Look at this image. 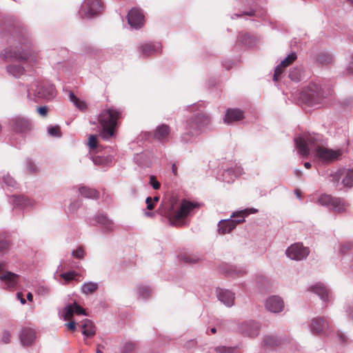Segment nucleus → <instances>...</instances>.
Masks as SVG:
<instances>
[{"mask_svg": "<svg viewBox=\"0 0 353 353\" xmlns=\"http://www.w3.org/2000/svg\"><path fill=\"white\" fill-rule=\"evenodd\" d=\"M295 148L302 157H307L311 150L316 158L323 162H332L339 159L341 150H334L324 147L323 136L317 133H304L294 139Z\"/></svg>", "mask_w": 353, "mask_h": 353, "instance_id": "obj_1", "label": "nucleus"}, {"mask_svg": "<svg viewBox=\"0 0 353 353\" xmlns=\"http://www.w3.org/2000/svg\"><path fill=\"white\" fill-rule=\"evenodd\" d=\"M121 117V112L114 108L103 110L98 117V122L102 127L100 136L104 140L114 137L117 120Z\"/></svg>", "mask_w": 353, "mask_h": 353, "instance_id": "obj_2", "label": "nucleus"}, {"mask_svg": "<svg viewBox=\"0 0 353 353\" xmlns=\"http://www.w3.org/2000/svg\"><path fill=\"white\" fill-rule=\"evenodd\" d=\"M326 92L319 82H310L300 94V99L309 107H317L323 103Z\"/></svg>", "mask_w": 353, "mask_h": 353, "instance_id": "obj_3", "label": "nucleus"}, {"mask_svg": "<svg viewBox=\"0 0 353 353\" xmlns=\"http://www.w3.org/2000/svg\"><path fill=\"white\" fill-rule=\"evenodd\" d=\"M27 92V97L30 100H35L37 98L49 101L57 94L55 87L52 84L39 81H34Z\"/></svg>", "mask_w": 353, "mask_h": 353, "instance_id": "obj_4", "label": "nucleus"}, {"mask_svg": "<svg viewBox=\"0 0 353 353\" xmlns=\"http://www.w3.org/2000/svg\"><path fill=\"white\" fill-rule=\"evenodd\" d=\"M8 57H13L19 61H23L24 62L21 64H11L7 66V72L12 75L13 77L18 78L20 77L25 72V62L29 63H35L37 61V55L34 54H30L25 51L13 52V54L10 52Z\"/></svg>", "mask_w": 353, "mask_h": 353, "instance_id": "obj_5", "label": "nucleus"}, {"mask_svg": "<svg viewBox=\"0 0 353 353\" xmlns=\"http://www.w3.org/2000/svg\"><path fill=\"white\" fill-rule=\"evenodd\" d=\"M212 123V118L207 112H199L192 115L185 122L187 128L193 134H201L206 132Z\"/></svg>", "mask_w": 353, "mask_h": 353, "instance_id": "obj_6", "label": "nucleus"}, {"mask_svg": "<svg viewBox=\"0 0 353 353\" xmlns=\"http://www.w3.org/2000/svg\"><path fill=\"white\" fill-rule=\"evenodd\" d=\"M316 203L333 210L336 213H343L346 212L349 205L344 199L334 197L327 194H321L318 198Z\"/></svg>", "mask_w": 353, "mask_h": 353, "instance_id": "obj_7", "label": "nucleus"}, {"mask_svg": "<svg viewBox=\"0 0 353 353\" xmlns=\"http://www.w3.org/2000/svg\"><path fill=\"white\" fill-rule=\"evenodd\" d=\"M199 204L187 200H183L179 210L170 214L168 221L171 225L177 226L183 223V219L188 216L190 212Z\"/></svg>", "mask_w": 353, "mask_h": 353, "instance_id": "obj_8", "label": "nucleus"}, {"mask_svg": "<svg viewBox=\"0 0 353 353\" xmlns=\"http://www.w3.org/2000/svg\"><path fill=\"white\" fill-rule=\"evenodd\" d=\"M247 210L234 212L231 215V219L221 220L218 224V230L220 234H225L234 229L237 224L245 221V215Z\"/></svg>", "mask_w": 353, "mask_h": 353, "instance_id": "obj_9", "label": "nucleus"}, {"mask_svg": "<svg viewBox=\"0 0 353 353\" xmlns=\"http://www.w3.org/2000/svg\"><path fill=\"white\" fill-rule=\"evenodd\" d=\"M261 323L254 320H247L236 324V332L244 337L256 338L261 332Z\"/></svg>", "mask_w": 353, "mask_h": 353, "instance_id": "obj_10", "label": "nucleus"}, {"mask_svg": "<svg viewBox=\"0 0 353 353\" xmlns=\"http://www.w3.org/2000/svg\"><path fill=\"white\" fill-rule=\"evenodd\" d=\"M103 10L101 0H83L79 10L81 17L90 19L97 16Z\"/></svg>", "mask_w": 353, "mask_h": 353, "instance_id": "obj_11", "label": "nucleus"}, {"mask_svg": "<svg viewBox=\"0 0 353 353\" xmlns=\"http://www.w3.org/2000/svg\"><path fill=\"white\" fill-rule=\"evenodd\" d=\"M20 276L7 270L5 262L0 263V285L7 289L14 288L19 281Z\"/></svg>", "mask_w": 353, "mask_h": 353, "instance_id": "obj_12", "label": "nucleus"}, {"mask_svg": "<svg viewBox=\"0 0 353 353\" xmlns=\"http://www.w3.org/2000/svg\"><path fill=\"white\" fill-rule=\"evenodd\" d=\"M310 331L318 335L330 336L332 332V325L324 317H316L311 320Z\"/></svg>", "mask_w": 353, "mask_h": 353, "instance_id": "obj_13", "label": "nucleus"}, {"mask_svg": "<svg viewBox=\"0 0 353 353\" xmlns=\"http://www.w3.org/2000/svg\"><path fill=\"white\" fill-rule=\"evenodd\" d=\"M310 254L309 248L303 246L301 243H295L285 250L286 256L292 260L301 261L307 258Z\"/></svg>", "mask_w": 353, "mask_h": 353, "instance_id": "obj_14", "label": "nucleus"}, {"mask_svg": "<svg viewBox=\"0 0 353 353\" xmlns=\"http://www.w3.org/2000/svg\"><path fill=\"white\" fill-rule=\"evenodd\" d=\"M10 125L13 131L19 134H26L32 130L30 120L21 115L12 117L10 121Z\"/></svg>", "mask_w": 353, "mask_h": 353, "instance_id": "obj_15", "label": "nucleus"}, {"mask_svg": "<svg viewBox=\"0 0 353 353\" xmlns=\"http://www.w3.org/2000/svg\"><path fill=\"white\" fill-rule=\"evenodd\" d=\"M128 23L132 28L139 29L144 24L143 12L137 8H132L127 15Z\"/></svg>", "mask_w": 353, "mask_h": 353, "instance_id": "obj_16", "label": "nucleus"}, {"mask_svg": "<svg viewBox=\"0 0 353 353\" xmlns=\"http://www.w3.org/2000/svg\"><path fill=\"white\" fill-rule=\"evenodd\" d=\"M9 202L12 205L14 208L20 210L32 208L36 203L34 200L24 195H12L10 197Z\"/></svg>", "mask_w": 353, "mask_h": 353, "instance_id": "obj_17", "label": "nucleus"}, {"mask_svg": "<svg viewBox=\"0 0 353 353\" xmlns=\"http://www.w3.org/2000/svg\"><path fill=\"white\" fill-rule=\"evenodd\" d=\"M216 295L219 301L228 307L234 304L235 294L230 290L221 288H216Z\"/></svg>", "mask_w": 353, "mask_h": 353, "instance_id": "obj_18", "label": "nucleus"}, {"mask_svg": "<svg viewBox=\"0 0 353 353\" xmlns=\"http://www.w3.org/2000/svg\"><path fill=\"white\" fill-rule=\"evenodd\" d=\"M265 307L268 311L272 313H279L284 309V302L281 297L272 295L266 299Z\"/></svg>", "mask_w": 353, "mask_h": 353, "instance_id": "obj_19", "label": "nucleus"}, {"mask_svg": "<svg viewBox=\"0 0 353 353\" xmlns=\"http://www.w3.org/2000/svg\"><path fill=\"white\" fill-rule=\"evenodd\" d=\"M94 221L101 226L104 232H111L114 230L115 225L112 220L105 214L99 213L94 216Z\"/></svg>", "mask_w": 353, "mask_h": 353, "instance_id": "obj_20", "label": "nucleus"}, {"mask_svg": "<svg viewBox=\"0 0 353 353\" xmlns=\"http://www.w3.org/2000/svg\"><path fill=\"white\" fill-rule=\"evenodd\" d=\"M244 119V112L239 108H229L226 110L223 121L224 123L232 124Z\"/></svg>", "mask_w": 353, "mask_h": 353, "instance_id": "obj_21", "label": "nucleus"}, {"mask_svg": "<svg viewBox=\"0 0 353 353\" xmlns=\"http://www.w3.org/2000/svg\"><path fill=\"white\" fill-rule=\"evenodd\" d=\"M309 291L316 294L323 302L329 301L330 292L329 289L322 283H316L309 288Z\"/></svg>", "mask_w": 353, "mask_h": 353, "instance_id": "obj_22", "label": "nucleus"}, {"mask_svg": "<svg viewBox=\"0 0 353 353\" xmlns=\"http://www.w3.org/2000/svg\"><path fill=\"white\" fill-rule=\"evenodd\" d=\"M243 172V168L241 166L235 165L234 168H230L225 170L222 174V179L226 183H232L239 176L241 175Z\"/></svg>", "mask_w": 353, "mask_h": 353, "instance_id": "obj_23", "label": "nucleus"}, {"mask_svg": "<svg viewBox=\"0 0 353 353\" xmlns=\"http://www.w3.org/2000/svg\"><path fill=\"white\" fill-rule=\"evenodd\" d=\"M170 132V127L168 125H160L157 127L154 132V138L159 141L165 143L168 141Z\"/></svg>", "mask_w": 353, "mask_h": 353, "instance_id": "obj_24", "label": "nucleus"}, {"mask_svg": "<svg viewBox=\"0 0 353 353\" xmlns=\"http://www.w3.org/2000/svg\"><path fill=\"white\" fill-rule=\"evenodd\" d=\"M36 338V333L34 330L25 327L21 330L20 340L23 345H30Z\"/></svg>", "mask_w": 353, "mask_h": 353, "instance_id": "obj_25", "label": "nucleus"}, {"mask_svg": "<svg viewBox=\"0 0 353 353\" xmlns=\"http://www.w3.org/2000/svg\"><path fill=\"white\" fill-rule=\"evenodd\" d=\"M161 48L160 43H145L139 47V52L144 57L152 55L154 53L159 52Z\"/></svg>", "mask_w": 353, "mask_h": 353, "instance_id": "obj_26", "label": "nucleus"}, {"mask_svg": "<svg viewBox=\"0 0 353 353\" xmlns=\"http://www.w3.org/2000/svg\"><path fill=\"white\" fill-rule=\"evenodd\" d=\"M283 339L278 336L271 334L265 335L262 340V346L267 347H274L280 345Z\"/></svg>", "mask_w": 353, "mask_h": 353, "instance_id": "obj_27", "label": "nucleus"}, {"mask_svg": "<svg viewBox=\"0 0 353 353\" xmlns=\"http://www.w3.org/2000/svg\"><path fill=\"white\" fill-rule=\"evenodd\" d=\"M225 273L228 276L238 278L246 274V270L241 267L228 265L225 268Z\"/></svg>", "mask_w": 353, "mask_h": 353, "instance_id": "obj_28", "label": "nucleus"}, {"mask_svg": "<svg viewBox=\"0 0 353 353\" xmlns=\"http://www.w3.org/2000/svg\"><path fill=\"white\" fill-rule=\"evenodd\" d=\"M82 334L86 337H92L96 332L95 327L92 322L88 319H85L82 322Z\"/></svg>", "mask_w": 353, "mask_h": 353, "instance_id": "obj_29", "label": "nucleus"}, {"mask_svg": "<svg viewBox=\"0 0 353 353\" xmlns=\"http://www.w3.org/2000/svg\"><path fill=\"white\" fill-rule=\"evenodd\" d=\"M1 183H3L8 190H12L18 188V183L15 179L10 176L8 173L3 174L0 179Z\"/></svg>", "mask_w": 353, "mask_h": 353, "instance_id": "obj_30", "label": "nucleus"}, {"mask_svg": "<svg viewBox=\"0 0 353 353\" xmlns=\"http://www.w3.org/2000/svg\"><path fill=\"white\" fill-rule=\"evenodd\" d=\"M265 13L266 12L264 10L261 12H256V10H254L253 8H250L248 11H241L239 13H236L234 15H232L231 19H234L235 18H239L243 16L263 17L265 15Z\"/></svg>", "mask_w": 353, "mask_h": 353, "instance_id": "obj_31", "label": "nucleus"}, {"mask_svg": "<svg viewBox=\"0 0 353 353\" xmlns=\"http://www.w3.org/2000/svg\"><path fill=\"white\" fill-rule=\"evenodd\" d=\"M99 288V284L97 282L89 281L84 283L81 287L82 294L88 295L94 293Z\"/></svg>", "mask_w": 353, "mask_h": 353, "instance_id": "obj_32", "label": "nucleus"}, {"mask_svg": "<svg viewBox=\"0 0 353 353\" xmlns=\"http://www.w3.org/2000/svg\"><path fill=\"white\" fill-rule=\"evenodd\" d=\"M79 192L82 196L88 199H97L99 197L98 191L85 186L79 188Z\"/></svg>", "mask_w": 353, "mask_h": 353, "instance_id": "obj_33", "label": "nucleus"}, {"mask_svg": "<svg viewBox=\"0 0 353 353\" xmlns=\"http://www.w3.org/2000/svg\"><path fill=\"white\" fill-rule=\"evenodd\" d=\"M303 68L301 66L293 68L289 72L290 79L294 81L299 82L303 79Z\"/></svg>", "mask_w": 353, "mask_h": 353, "instance_id": "obj_34", "label": "nucleus"}, {"mask_svg": "<svg viewBox=\"0 0 353 353\" xmlns=\"http://www.w3.org/2000/svg\"><path fill=\"white\" fill-rule=\"evenodd\" d=\"M333 57L328 52H320L316 55V61L321 65H327L332 62Z\"/></svg>", "mask_w": 353, "mask_h": 353, "instance_id": "obj_35", "label": "nucleus"}, {"mask_svg": "<svg viewBox=\"0 0 353 353\" xmlns=\"http://www.w3.org/2000/svg\"><path fill=\"white\" fill-rule=\"evenodd\" d=\"M180 260L186 263L195 264L200 261L201 257L192 254H183L180 256Z\"/></svg>", "mask_w": 353, "mask_h": 353, "instance_id": "obj_36", "label": "nucleus"}, {"mask_svg": "<svg viewBox=\"0 0 353 353\" xmlns=\"http://www.w3.org/2000/svg\"><path fill=\"white\" fill-rule=\"evenodd\" d=\"M74 314V307L72 304L67 305L62 311L59 312V315L64 321L70 319Z\"/></svg>", "mask_w": 353, "mask_h": 353, "instance_id": "obj_37", "label": "nucleus"}, {"mask_svg": "<svg viewBox=\"0 0 353 353\" xmlns=\"http://www.w3.org/2000/svg\"><path fill=\"white\" fill-rule=\"evenodd\" d=\"M85 54L93 57L97 58L101 53V50L94 46H87L84 48Z\"/></svg>", "mask_w": 353, "mask_h": 353, "instance_id": "obj_38", "label": "nucleus"}, {"mask_svg": "<svg viewBox=\"0 0 353 353\" xmlns=\"http://www.w3.org/2000/svg\"><path fill=\"white\" fill-rule=\"evenodd\" d=\"M151 289L147 285H140L138 287L139 296L143 299H148L151 294Z\"/></svg>", "mask_w": 353, "mask_h": 353, "instance_id": "obj_39", "label": "nucleus"}, {"mask_svg": "<svg viewBox=\"0 0 353 353\" xmlns=\"http://www.w3.org/2000/svg\"><path fill=\"white\" fill-rule=\"evenodd\" d=\"M237 41L243 46H250L252 45V39L250 36L247 33L239 34Z\"/></svg>", "mask_w": 353, "mask_h": 353, "instance_id": "obj_40", "label": "nucleus"}, {"mask_svg": "<svg viewBox=\"0 0 353 353\" xmlns=\"http://www.w3.org/2000/svg\"><path fill=\"white\" fill-rule=\"evenodd\" d=\"M185 132H184L181 137V141L183 143H188L192 137L198 136V134H193L190 129L187 128V124H185Z\"/></svg>", "mask_w": 353, "mask_h": 353, "instance_id": "obj_41", "label": "nucleus"}, {"mask_svg": "<svg viewBox=\"0 0 353 353\" xmlns=\"http://www.w3.org/2000/svg\"><path fill=\"white\" fill-rule=\"evenodd\" d=\"M343 183L349 188L353 186V168L347 171L345 177L343 179Z\"/></svg>", "mask_w": 353, "mask_h": 353, "instance_id": "obj_42", "label": "nucleus"}, {"mask_svg": "<svg viewBox=\"0 0 353 353\" xmlns=\"http://www.w3.org/2000/svg\"><path fill=\"white\" fill-rule=\"evenodd\" d=\"M297 59L296 52H292L288 55L281 62V65L285 68L292 63Z\"/></svg>", "mask_w": 353, "mask_h": 353, "instance_id": "obj_43", "label": "nucleus"}, {"mask_svg": "<svg viewBox=\"0 0 353 353\" xmlns=\"http://www.w3.org/2000/svg\"><path fill=\"white\" fill-rule=\"evenodd\" d=\"M9 250V243L2 236L0 235V255H3Z\"/></svg>", "mask_w": 353, "mask_h": 353, "instance_id": "obj_44", "label": "nucleus"}, {"mask_svg": "<svg viewBox=\"0 0 353 353\" xmlns=\"http://www.w3.org/2000/svg\"><path fill=\"white\" fill-rule=\"evenodd\" d=\"M79 274L74 272V271H69V272H65V273H63L61 276L66 281V282H68V281H73V280H77L76 277L78 276Z\"/></svg>", "mask_w": 353, "mask_h": 353, "instance_id": "obj_45", "label": "nucleus"}, {"mask_svg": "<svg viewBox=\"0 0 353 353\" xmlns=\"http://www.w3.org/2000/svg\"><path fill=\"white\" fill-rule=\"evenodd\" d=\"M48 133L52 137H60L61 135V130L58 126H49L48 128Z\"/></svg>", "mask_w": 353, "mask_h": 353, "instance_id": "obj_46", "label": "nucleus"}, {"mask_svg": "<svg viewBox=\"0 0 353 353\" xmlns=\"http://www.w3.org/2000/svg\"><path fill=\"white\" fill-rule=\"evenodd\" d=\"M26 168L31 174L37 173L39 171V168L30 159L26 161Z\"/></svg>", "mask_w": 353, "mask_h": 353, "instance_id": "obj_47", "label": "nucleus"}, {"mask_svg": "<svg viewBox=\"0 0 353 353\" xmlns=\"http://www.w3.org/2000/svg\"><path fill=\"white\" fill-rule=\"evenodd\" d=\"M339 252L341 254H345L348 250H351L353 247V244L350 242L342 243L339 245Z\"/></svg>", "mask_w": 353, "mask_h": 353, "instance_id": "obj_48", "label": "nucleus"}, {"mask_svg": "<svg viewBox=\"0 0 353 353\" xmlns=\"http://www.w3.org/2000/svg\"><path fill=\"white\" fill-rule=\"evenodd\" d=\"M85 253L82 247H79L77 250L72 252V255L76 259H81L84 257Z\"/></svg>", "mask_w": 353, "mask_h": 353, "instance_id": "obj_49", "label": "nucleus"}, {"mask_svg": "<svg viewBox=\"0 0 353 353\" xmlns=\"http://www.w3.org/2000/svg\"><path fill=\"white\" fill-rule=\"evenodd\" d=\"M81 203L79 200H75L73 202H71L68 206V210L71 213H74L77 211V210L80 208Z\"/></svg>", "mask_w": 353, "mask_h": 353, "instance_id": "obj_50", "label": "nucleus"}, {"mask_svg": "<svg viewBox=\"0 0 353 353\" xmlns=\"http://www.w3.org/2000/svg\"><path fill=\"white\" fill-rule=\"evenodd\" d=\"M284 68L285 67L283 65H281V63L276 67L273 76L274 81H277L279 79V77L283 73V70Z\"/></svg>", "mask_w": 353, "mask_h": 353, "instance_id": "obj_51", "label": "nucleus"}, {"mask_svg": "<svg viewBox=\"0 0 353 353\" xmlns=\"http://www.w3.org/2000/svg\"><path fill=\"white\" fill-rule=\"evenodd\" d=\"M217 353H234L235 349L233 347H228L225 346H219L215 348Z\"/></svg>", "mask_w": 353, "mask_h": 353, "instance_id": "obj_52", "label": "nucleus"}, {"mask_svg": "<svg viewBox=\"0 0 353 353\" xmlns=\"http://www.w3.org/2000/svg\"><path fill=\"white\" fill-rule=\"evenodd\" d=\"M134 347L135 345L133 343L128 342L124 345L122 353H132Z\"/></svg>", "mask_w": 353, "mask_h": 353, "instance_id": "obj_53", "label": "nucleus"}, {"mask_svg": "<svg viewBox=\"0 0 353 353\" xmlns=\"http://www.w3.org/2000/svg\"><path fill=\"white\" fill-rule=\"evenodd\" d=\"M88 146L91 149H94L97 147V138L96 135H90L88 139Z\"/></svg>", "mask_w": 353, "mask_h": 353, "instance_id": "obj_54", "label": "nucleus"}, {"mask_svg": "<svg viewBox=\"0 0 353 353\" xmlns=\"http://www.w3.org/2000/svg\"><path fill=\"white\" fill-rule=\"evenodd\" d=\"M149 183L154 190H158L160 188L161 185L159 182L157 181L154 176L152 175L150 176Z\"/></svg>", "mask_w": 353, "mask_h": 353, "instance_id": "obj_55", "label": "nucleus"}, {"mask_svg": "<svg viewBox=\"0 0 353 353\" xmlns=\"http://www.w3.org/2000/svg\"><path fill=\"white\" fill-rule=\"evenodd\" d=\"M74 307V312L77 314H83L86 315L85 311L83 308H82L79 304H77L76 302L72 303Z\"/></svg>", "mask_w": 353, "mask_h": 353, "instance_id": "obj_56", "label": "nucleus"}, {"mask_svg": "<svg viewBox=\"0 0 353 353\" xmlns=\"http://www.w3.org/2000/svg\"><path fill=\"white\" fill-rule=\"evenodd\" d=\"M1 340L4 343H9L11 340V334L9 331L5 330L2 334Z\"/></svg>", "mask_w": 353, "mask_h": 353, "instance_id": "obj_57", "label": "nucleus"}, {"mask_svg": "<svg viewBox=\"0 0 353 353\" xmlns=\"http://www.w3.org/2000/svg\"><path fill=\"white\" fill-rule=\"evenodd\" d=\"M145 203L147 204L148 210H151L154 208L155 203L153 201V199L151 196H148L146 198Z\"/></svg>", "mask_w": 353, "mask_h": 353, "instance_id": "obj_58", "label": "nucleus"}, {"mask_svg": "<svg viewBox=\"0 0 353 353\" xmlns=\"http://www.w3.org/2000/svg\"><path fill=\"white\" fill-rule=\"evenodd\" d=\"M330 177L332 178L331 180L334 184L337 185L341 179V174L339 172H336L330 174Z\"/></svg>", "mask_w": 353, "mask_h": 353, "instance_id": "obj_59", "label": "nucleus"}, {"mask_svg": "<svg viewBox=\"0 0 353 353\" xmlns=\"http://www.w3.org/2000/svg\"><path fill=\"white\" fill-rule=\"evenodd\" d=\"M73 104L79 110H85L86 108V104L84 101H81L79 99H77L76 103H73Z\"/></svg>", "mask_w": 353, "mask_h": 353, "instance_id": "obj_60", "label": "nucleus"}, {"mask_svg": "<svg viewBox=\"0 0 353 353\" xmlns=\"http://www.w3.org/2000/svg\"><path fill=\"white\" fill-rule=\"evenodd\" d=\"M50 292V288L46 286H40L38 288V293L41 295H46Z\"/></svg>", "mask_w": 353, "mask_h": 353, "instance_id": "obj_61", "label": "nucleus"}, {"mask_svg": "<svg viewBox=\"0 0 353 353\" xmlns=\"http://www.w3.org/2000/svg\"><path fill=\"white\" fill-rule=\"evenodd\" d=\"M37 112L42 117H46L48 113V108L46 106H41L37 108Z\"/></svg>", "mask_w": 353, "mask_h": 353, "instance_id": "obj_62", "label": "nucleus"}, {"mask_svg": "<svg viewBox=\"0 0 353 353\" xmlns=\"http://www.w3.org/2000/svg\"><path fill=\"white\" fill-rule=\"evenodd\" d=\"M346 312L350 318H353V305L347 307Z\"/></svg>", "mask_w": 353, "mask_h": 353, "instance_id": "obj_63", "label": "nucleus"}, {"mask_svg": "<svg viewBox=\"0 0 353 353\" xmlns=\"http://www.w3.org/2000/svg\"><path fill=\"white\" fill-rule=\"evenodd\" d=\"M347 70V72L349 74L353 75V54H352V61H351L350 63L349 64Z\"/></svg>", "mask_w": 353, "mask_h": 353, "instance_id": "obj_64", "label": "nucleus"}]
</instances>
